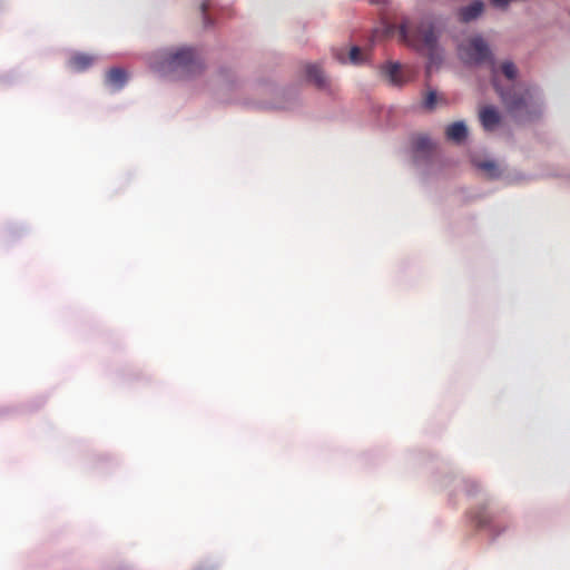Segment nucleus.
I'll return each instance as SVG.
<instances>
[{
	"label": "nucleus",
	"instance_id": "f257e3e1",
	"mask_svg": "<svg viewBox=\"0 0 570 570\" xmlns=\"http://www.w3.org/2000/svg\"><path fill=\"white\" fill-rule=\"evenodd\" d=\"M489 69L491 85L513 119L532 121L543 114L546 102L542 89L534 83L521 82L519 68L512 60L499 62L494 59Z\"/></svg>",
	"mask_w": 570,
	"mask_h": 570
},
{
	"label": "nucleus",
	"instance_id": "f03ea898",
	"mask_svg": "<svg viewBox=\"0 0 570 570\" xmlns=\"http://www.w3.org/2000/svg\"><path fill=\"white\" fill-rule=\"evenodd\" d=\"M397 32L400 41L426 56L429 69L442 63L444 50L439 42L442 31L432 18L404 19Z\"/></svg>",
	"mask_w": 570,
	"mask_h": 570
},
{
	"label": "nucleus",
	"instance_id": "7ed1b4c3",
	"mask_svg": "<svg viewBox=\"0 0 570 570\" xmlns=\"http://www.w3.org/2000/svg\"><path fill=\"white\" fill-rule=\"evenodd\" d=\"M150 68L161 76L189 78L203 70V62L191 47H179L156 51L149 57Z\"/></svg>",
	"mask_w": 570,
	"mask_h": 570
},
{
	"label": "nucleus",
	"instance_id": "20e7f679",
	"mask_svg": "<svg viewBox=\"0 0 570 570\" xmlns=\"http://www.w3.org/2000/svg\"><path fill=\"white\" fill-rule=\"evenodd\" d=\"M412 160L420 174L428 176L434 173L438 159L434 153V144L425 136L414 137L411 147Z\"/></svg>",
	"mask_w": 570,
	"mask_h": 570
},
{
	"label": "nucleus",
	"instance_id": "39448f33",
	"mask_svg": "<svg viewBox=\"0 0 570 570\" xmlns=\"http://www.w3.org/2000/svg\"><path fill=\"white\" fill-rule=\"evenodd\" d=\"M459 53L464 63L471 66H490L495 59L488 41L481 35H475L462 43Z\"/></svg>",
	"mask_w": 570,
	"mask_h": 570
},
{
	"label": "nucleus",
	"instance_id": "423d86ee",
	"mask_svg": "<svg viewBox=\"0 0 570 570\" xmlns=\"http://www.w3.org/2000/svg\"><path fill=\"white\" fill-rule=\"evenodd\" d=\"M479 120L485 131L492 132L500 127L502 115L495 106L488 105L480 109Z\"/></svg>",
	"mask_w": 570,
	"mask_h": 570
},
{
	"label": "nucleus",
	"instance_id": "0eeeda50",
	"mask_svg": "<svg viewBox=\"0 0 570 570\" xmlns=\"http://www.w3.org/2000/svg\"><path fill=\"white\" fill-rule=\"evenodd\" d=\"M484 11V3L481 0H474L470 4L461 7L458 10V17L461 22L468 23L476 20Z\"/></svg>",
	"mask_w": 570,
	"mask_h": 570
},
{
	"label": "nucleus",
	"instance_id": "6e6552de",
	"mask_svg": "<svg viewBox=\"0 0 570 570\" xmlns=\"http://www.w3.org/2000/svg\"><path fill=\"white\" fill-rule=\"evenodd\" d=\"M97 60L96 56L77 52L73 53L68 60V67L72 71L81 72L90 68Z\"/></svg>",
	"mask_w": 570,
	"mask_h": 570
},
{
	"label": "nucleus",
	"instance_id": "1a4fd4ad",
	"mask_svg": "<svg viewBox=\"0 0 570 570\" xmlns=\"http://www.w3.org/2000/svg\"><path fill=\"white\" fill-rule=\"evenodd\" d=\"M128 76L122 68H112L106 75V85L114 91H118L127 83Z\"/></svg>",
	"mask_w": 570,
	"mask_h": 570
},
{
	"label": "nucleus",
	"instance_id": "9d476101",
	"mask_svg": "<svg viewBox=\"0 0 570 570\" xmlns=\"http://www.w3.org/2000/svg\"><path fill=\"white\" fill-rule=\"evenodd\" d=\"M382 73L393 86H402L404 79L400 62L389 61L382 67Z\"/></svg>",
	"mask_w": 570,
	"mask_h": 570
},
{
	"label": "nucleus",
	"instance_id": "9b49d317",
	"mask_svg": "<svg viewBox=\"0 0 570 570\" xmlns=\"http://www.w3.org/2000/svg\"><path fill=\"white\" fill-rule=\"evenodd\" d=\"M445 136L449 140L461 144L468 136V126L463 120L449 125L445 129Z\"/></svg>",
	"mask_w": 570,
	"mask_h": 570
},
{
	"label": "nucleus",
	"instance_id": "f8f14e48",
	"mask_svg": "<svg viewBox=\"0 0 570 570\" xmlns=\"http://www.w3.org/2000/svg\"><path fill=\"white\" fill-rule=\"evenodd\" d=\"M306 78L316 85L318 88H326L328 85L327 78L317 63H308L305 67Z\"/></svg>",
	"mask_w": 570,
	"mask_h": 570
},
{
	"label": "nucleus",
	"instance_id": "ddd939ff",
	"mask_svg": "<svg viewBox=\"0 0 570 570\" xmlns=\"http://www.w3.org/2000/svg\"><path fill=\"white\" fill-rule=\"evenodd\" d=\"M491 513L485 505H480L471 512L472 521L480 528H485L490 524Z\"/></svg>",
	"mask_w": 570,
	"mask_h": 570
},
{
	"label": "nucleus",
	"instance_id": "4468645a",
	"mask_svg": "<svg viewBox=\"0 0 570 570\" xmlns=\"http://www.w3.org/2000/svg\"><path fill=\"white\" fill-rule=\"evenodd\" d=\"M473 164L475 167L483 170L487 174V176L490 178H498L500 176V170H499L497 164L492 160H487V161L473 160Z\"/></svg>",
	"mask_w": 570,
	"mask_h": 570
},
{
	"label": "nucleus",
	"instance_id": "2eb2a0df",
	"mask_svg": "<svg viewBox=\"0 0 570 570\" xmlns=\"http://www.w3.org/2000/svg\"><path fill=\"white\" fill-rule=\"evenodd\" d=\"M395 30L396 28L393 24L383 22L381 28H377L373 31V38L381 39L384 37H391L392 35H394Z\"/></svg>",
	"mask_w": 570,
	"mask_h": 570
},
{
	"label": "nucleus",
	"instance_id": "dca6fc26",
	"mask_svg": "<svg viewBox=\"0 0 570 570\" xmlns=\"http://www.w3.org/2000/svg\"><path fill=\"white\" fill-rule=\"evenodd\" d=\"M464 491L472 495L476 493L480 489V485L476 481L470 480V479H463L461 480Z\"/></svg>",
	"mask_w": 570,
	"mask_h": 570
},
{
	"label": "nucleus",
	"instance_id": "f3484780",
	"mask_svg": "<svg viewBox=\"0 0 570 570\" xmlns=\"http://www.w3.org/2000/svg\"><path fill=\"white\" fill-rule=\"evenodd\" d=\"M348 60L353 65H361L363 62V58L361 56V49L357 46H354L351 48Z\"/></svg>",
	"mask_w": 570,
	"mask_h": 570
},
{
	"label": "nucleus",
	"instance_id": "a211bd4d",
	"mask_svg": "<svg viewBox=\"0 0 570 570\" xmlns=\"http://www.w3.org/2000/svg\"><path fill=\"white\" fill-rule=\"evenodd\" d=\"M436 102V94L435 91H430L424 99L423 106L428 109H433Z\"/></svg>",
	"mask_w": 570,
	"mask_h": 570
},
{
	"label": "nucleus",
	"instance_id": "6ab92c4d",
	"mask_svg": "<svg viewBox=\"0 0 570 570\" xmlns=\"http://www.w3.org/2000/svg\"><path fill=\"white\" fill-rule=\"evenodd\" d=\"M295 99L296 98L293 97L288 101H284V102L277 104L274 107L275 108H281V109H292L295 106Z\"/></svg>",
	"mask_w": 570,
	"mask_h": 570
},
{
	"label": "nucleus",
	"instance_id": "aec40b11",
	"mask_svg": "<svg viewBox=\"0 0 570 570\" xmlns=\"http://www.w3.org/2000/svg\"><path fill=\"white\" fill-rule=\"evenodd\" d=\"M202 10L205 13V11H206V4L205 3L202 6Z\"/></svg>",
	"mask_w": 570,
	"mask_h": 570
}]
</instances>
